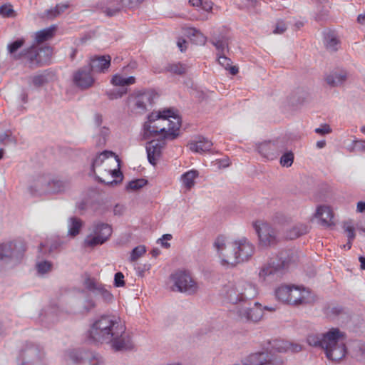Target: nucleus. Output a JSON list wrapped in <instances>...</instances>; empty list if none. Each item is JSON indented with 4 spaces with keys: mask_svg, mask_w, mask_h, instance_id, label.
<instances>
[{
    "mask_svg": "<svg viewBox=\"0 0 365 365\" xmlns=\"http://www.w3.org/2000/svg\"><path fill=\"white\" fill-rule=\"evenodd\" d=\"M221 294L232 304L242 303L235 309L240 320L257 322L262 317L263 310L260 304L255 302L250 307V302L258 294L255 284L242 279L228 282L223 286Z\"/></svg>",
    "mask_w": 365,
    "mask_h": 365,
    "instance_id": "obj_1",
    "label": "nucleus"
},
{
    "mask_svg": "<svg viewBox=\"0 0 365 365\" xmlns=\"http://www.w3.org/2000/svg\"><path fill=\"white\" fill-rule=\"evenodd\" d=\"M89 337L94 341L108 344L115 351H126L134 348L130 335L118 318L113 315H102L89 329Z\"/></svg>",
    "mask_w": 365,
    "mask_h": 365,
    "instance_id": "obj_2",
    "label": "nucleus"
},
{
    "mask_svg": "<svg viewBox=\"0 0 365 365\" xmlns=\"http://www.w3.org/2000/svg\"><path fill=\"white\" fill-rule=\"evenodd\" d=\"M327 343L324 351L327 357L333 361H339L346 353L345 334L338 328H332L326 333Z\"/></svg>",
    "mask_w": 365,
    "mask_h": 365,
    "instance_id": "obj_3",
    "label": "nucleus"
},
{
    "mask_svg": "<svg viewBox=\"0 0 365 365\" xmlns=\"http://www.w3.org/2000/svg\"><path fill=\"white\" fill-rule=\"evenodd\" d=\"M63 365H105V362L98 353L82 349H71L64 352Z\"/></svg>",
    "mask_w": 365,
    "mask_h": 365,
    "instance_id": "obj_4",
    "label": "nucleus"
},
{
    "mask_svg": "<svg viewBox=\"0 0 365 365\" xmlns=\"http://www.w3.org/2000/svg\"><path fill=\"white\" fill-rule=\"evenodd\" d=\"M25 252V244L21 240H12L1 243L0 266L19 264L24 258Z\"/></svg>",
    "mask_w": 365,
    "mask_h": 365,
    "instance_id": "obj_5",
    "label": "nucleus"
},
{
    "mask_svg": "<svg viewBox=\"0 0 365 365\" xmlns=\"http://www.w3.org/2000/svg\"><path fill=\"white\" fill-rule=\"evenodd\" d=\"M52 49L49 46L38 47L33 45L24 49L23 58L31 69L42 67L49 63Z\"/></svg>",
    "mask_w": 365,
    "mask_h": 365,
    "instance_id": "obj_6",
    "label": "nucleus"
},
{
    "mask_svg": "<svg viewBox=\"0 0 365 365\" xmlns=\"http://www.w3.org/2000/svg\"><path fill=\"white\" fill-rule=\"evenodd\" d=\"M288 264V260L282 257V253L279 259H270L264 264L259 270V277L261 280L267 283H272L284 273V269Z\"/></svg>",
    "mask_w": 365,
    "mask_h": 365,
    "instance_id": "obj_7",
    "label": "nucleus"
},
{
    "mask_svg": "<svg viewBox=\"0 0 365 365\" xmlns=\"http://www.w3.org/2000/svg\"><path fill=\"white\" fill-rule=\"evenodd\" d=\"M213 246L217 252L222 265L234 267L238 264L235 242H226L225 237L218 236L215 239Z\"/></svg>",
    "mask_w": 365,
    "mask_h": 365,
    "instance_id": "obj_8",
    "label": "nucleus"
},
{
    "mask_svg": "<svg viewBox=\"0 0 365 365\" xmlns=\"http://www.w3.org/2000/svg\"><path fill=\"white\" fill-rule=\"evenodd\" d=\"M43 349L33 343H26L19 351L18 365H45Z\"/></svg>",
    "mask_w": 365,
    "mask_h": 365,
    "instance_id": "obj_9",
    "label": "nucleus"
},
{
    "mask_svg": "<svg viewBox=\"0 0 365 365\" xmlns=\"http://www.w3.org/2000/svg\"><path fill=\"white\" fill-rule=\"evenodd\" d=\"M170 280L175 288L173 290L188 294H195L198 289L197 283L187 271L178 270L170 275Z\"/></svg>",
    "mask_w": 365,
    "mask_h": 365,
    "instance_id": "obj_10",
    "label": "nucleus"
},
{
    "mask_svg": "<svg viewBox=\"0 0 365 365\" xmlns=\"http://www.w3.org/2000/svg\"><path fill=\"white\" fill-rule=\"evenodd\" d=\"M259 244L263 247L273 246L277 242L276 230L267 222L257 220L253 222Z\"/></svg>",
    "mask_w": 365,
    "mask_h": 365,
    "instance_id": "obj_11",
    "label": "nucleus"
},
{
    "mask_svg": "<svg viewBox=\"0 0 365 365\" xmlns=\"http://www.w3.org/2000/svg\"><path fill=\"white\" fill-rule=\"evenodd\" d=\"M280 361L272 351H258L247 356L243 361L244 365H279Z\"/></svg>",
    "mask_w": 365,
    "mask_h": 365,
    "instance_id": "obj_12",
    "label": "nucleus"
},
{
    "mask_svg": "<svg viewBox=\"0 0 365 365\" xmlns=\"http://www.w3.org/2000/svg\"><path fill=\"white\" fill-rule=\"evenodd\" d=\"M144 0H110L107 4L102 7V12L107 16H115L123 8H134L141 4Z\"/></svg>",
    "mask_w": 365,
    "mask_h": 365,
    "instance_id": "obj_13",
    "label": "nucleus"
},
{
    "mask_svg": "<svg viewBox=\"0 0 365 365\" xmlns=\"http://www.w3.org/2000/svg\"><path fill=\"white\" fill-rule=\"evenodd\" d=\"M165 140L167 139L164 138V137H160L157 139H153L147 143V156L148 162L151 165H155L158 160L160 158L163 149L165 146Z\"/></svg>",
    "mask_w": 365,
    "mask_h": 365,
    "instance_id": "obj_14",
    "label": "nucleus"
},
{
    "mask_svg": "<svg viewBox=\"0 0 365 365\" xmlns=\"http://www.w3.org/2000/svg\"><path fill=\"white\" fill-rule=\"evenodd\" d=\"M92 73L91 69L88 66L79 68L73 76L74 84L82 89L91 87L94 83Z\"/></svg>",
    "mask_w": 365,
    "mask_h": 365,
    "instance_id": "obj_15",
    "label": "nucleus"
},
{
    "mask_svg": "<svg viewBox=\"0 0 365 365\" xmlns=\"http://www.w3.org/2000/svg\"><path fill=\"white\" fill-rule=\"evenodd\" d=\"M49 175L38 176L28 187V191L32 196H41L48 194Z\"/></svg>",
    "mask_w": 365,
    "mask_h": 365,
    "instance_id": "obj_16",
    "label": "nucleus"
},
{
    "mask_svg": "<svg viewBox=\"0 0 365 365\" xmlns=\"http://www.w3.org/2000/svg\"><path fill=\"white\" fill-rule=\"evenodd\" d=\"M238 263L249 259L254 254L255 247L246 238L235 241Z\"/></svg>",
    "mask_w": 365,
    "mask_h": 365,
    "instance_id": "obj_17",
    "label": "nucleus"
},
{
    "mask_svg": "<svg viewBox=\"0 0 365 365\" xmlns=\"http://www.w3.org/2000/svg\"><path fill=\"white\" fill-rule=\"evenodd\" d=\"M111 57L109 55L96 56L91 58L87 65L93 73H105L110 66Z\"/></svg>",
    "mask_w": 365,
    "mask_h": 365,
    "instance_id": "obj_18",
    "label": "nucleus"
},
{
    "mask_svg": "<svg viewBox=\"0 0 365 365\" xmlns=\"http://www.w3.org/2000/svg\"><path fill=\"white\" fill-rule=\"evenodd\" d=\"M143 138L148 140L157 136L163 138L165 133V125L164 123L155 122L153 123H145L143 125Z\"/></svg>",
    "mask_w": 365,
    "mask_h": 365,
    "instance_id": "obj_19",
    "label": "nucleus"
},
{
    "mask_svg": "<svg viewBox=\"0 0 365 365\" xmlns=\"http://www.w3.org/2000/svg\"><path fill=\"white\" fill-rule=\"evenodd\" d=\"M270 350L269 351L286 352L291 351L292 352H299L302 350V346L297 344L289 342L282 339H274L269 342Z\"/></svg>",
    "mask_w": 365,
    "mask_h": 365,
    "instance_id": "obj_20",
    "label": "nucleus"
},
{
    "mask_svg": "<svg viewBox=\"0 0 365 365\" xmlns=\"http://www.w3.org/2000/svg\"><path fill=\"white\" fill-rule=\"evenodd\" d=\"M56 77L55 72L51 69H46L29 77V81L36 88L42 87L51 81H53Z\"/></svg>",
    "mask_w": 365,
    "mask_h": 365,
    "instance_id": "obj_21",
    "label": "nucleus"
},
{
    "mask_svg": "<svg viewBox=\"0 0 365 365\" xmlns=\"http://www.w3.org/2000/svg\"><path fill=\"white\" fill-rule=\"evenodd\" d=\"M165 125V133L164 138L169 140H173L180 135V128L181 127V120L180 116L173 117V120H168V122H163Z\"/></svg>",
    "mask_w": 365,
    "mask_h": 365,
    "instance_id": "obj_22",
    "label": "nucleus"
},
{
    "mask_svg": "<svg viewBox=\"0 0 365 365\" xmlns=\"http://www.w3.org/2000/svg\"><path fill=\"white\" fill-rule=\"evenodd\" d=\"M257 150L262 157L271 160L275 159L281 153L277 144L271 141L260 143Z\"/></svg>",
    "mask_w": 365,
    "mask_h": 365,
    "instance_id": "obj_23",
    "label": "nucleus"
},
{
    "mask_svg": "<svg viewBox=\"0 0 365 365\" xmlns=\"http://www.w3.org/2000/svg\"><path fill=\"white\" fill-rule=\"evenodd\" d=\"M347 79V72L345 71H334L327 74L324 80L331 87L342 86Z\"/></svg>",
    "mask_w": 365,
    "mask_h": 365,
    "instance_id": "obj_24",
    "label": "nucleus"
},
{
    "mask_svg": "<svg viewBox=\"0 0 365 365\" xmlns=\"http://www.w3.org/2000/svg\"><path fill=\"white\" fill-rule=\"evenodd\" d=\"M317 217L319 218L321 225L325 227H329L334 225V214L331 209L326 205L319 206L317 210Z\"/></svg>",
    "mask_w": 365,
    "mask_h": 365,
    "instance_id": "obj_25",
    "label": "nucleus"
},
{
    "mask_svg": "<svg viewBox=\"0 0 365 365\" xmlns=\"http://www.w3.org/2000/svg\"><path fill=\"white\" fill-rule=\"evenodd\" d=\"M127 103L130 108L135 113H142L147 110L145 106V103L141 100L140 94L138 91H134L128 96Z\"/></svg>",
    "mask_w": 365,
    "mask_h": 365,
    "instance_id": "obj_26",
    "label": "nucleus"
},
{
    "mask_svg": "<svg viewBox=\"0 0 365 365\" xmlns=\"http://www.w3.org/2000/svg\"><path fill=\"white\" fill-rule=\"evenodd\" d=\"M323 35L326 48L331 52L336 51L340 46V40L337 34L334 31L329 30L324 31Z\"/></svg>",
    "mask_w": 365,
    "mask_h": 365,
    "instance_id": "obj_27",
    "label": "nucleus"
},
{
    "mask_svg": "<svg viewBox=\"0 0 365 365\" xmlns=\"http://www.w3.org/2000/svg\"><path fill=\"white\" fill-rule=\"evenodd\" d=\"M48 194H58L66 191L69 188V182L62 180L58 178H53L49 175V183L48 184Z\"/></svg>",
    "mask_w": 365,
    "mask_h": 365,
    "instance_id": "obj_28",
    "label": "nucleus"
},
{
    "mask_svg": "<svg viewBox=\"0 0 365 365\" xmlns=\"http://www.w3.org/2000/svg\"><path fill=\"white\" fill-rule=\"evenodd\" d=\"M114 156L115 158L116 161L118 162V165L120 166V160L115 154L112 151L104 150L102 153H99L96 158L93 160L91 166L90 174L94 175L97 178V175L96 174V168L101 165L103 161L108 158L109 157Z\"/></svg>",
    "mask_w": 365,
    "mask_h": 365,
    "instance_id": "obj_29",
    "label": "nucleus"
},
{
    "mask_svg": "<svg viewBox=\"0 0 365 365\" xmlns=\"http://www.w3.org/2000/svg\"><path fill=\"white\" fill-rule=\"evenodd\" d=\"M289 304L299 305L307 302L306 295L308 292L301 290L298 287L291 286Z\"/></svg>",
    "mask_w": 365,
    "mask_h": 365,
    "instance_id": "obj_30",
    "label": "nucleus"
},
{
    "mask_svg": "<svg viewBox=\"0 0 365 365\" xmlns=\"http://www.w3.org/2000/svg\"><path fill=\"white\" fill-rule=\"evenodd\" d=\"M212 143L207 138L204 137H199L197 140L192 141L189 145L190 149L195 153H203L206 151H209L212 146Z\"/></svg>",
    "mask_w": 365,
    "mask_h": 365,
    "instance_id": "obj_31",
    "label": "nucleus"
},
{
    "mask_svg": "<svg viewBox=\"0 0 365 365\" xmlns=\"http://www.w3.org/2000/svg\"><path fill=\"white\" fill-rule=\"evenodd\" d=\"M112 227L108 223L96 222L93 224V233L105 239V242L112 235Z\"/></svg>",
    "mask_w": 365,
    "mask_h": 365,
    "instance_id": "obj_32",
    "label": "nucleus"
},
{
    "mask_svg": "<svg viewBox=\"0 0 365 365\" xmlns=\"http://www.w3.org/2000/svg\"><path fill=\"white\" fill-rule=\"evenodd\" d=\"M25 43V39L23 38H18L16 41L10 43L7 46V50L10 55L12 56L15 60H20L23 58L24 54V49L20 53H16L17 51L21 48Z\"/></svg>",
    "mask_w": 365,
    "mask_h": 365,
    "instance_id": "obj_33",
    "label": "nucleus"
},
{
    "mask_svg": "<svg viewBox=\"0 0 365 365\" xmlns=\"http://www.w3.org/2000/svg\"><path fill=\"white\" fill-rule=\"evenodd\" d=\"M308 232V227L304 224H297L288 229L286 232V238L294 240Z\"/></svg>",
    "mask_w": 365,
    "mask_h": 365,
    "instance_id": "obj_34",
    "label": "nucleus"
},
{
    "mask_svg": "<svg viewBox=\"0 0 365 365\" xmlns=\"http://www.w3.org/2000/svg\"><path fill=\"white\" fill-rule=\"evenodd\" d=\"M210 41L218 51V53H224L225 50L229 51V38L226 36H213Z\"/></svg>",
    "mask_w": 365,
    "mask_h": 365,
    "instance_id": "obj_35",
    "label": "nucleus"
},
{
    "mask_svg": "<svg viewBox=\"0 0 365 365\" xmlns=\"http://www.w3.org/2000/svg\"><path fill=\"white\" fill-rule=\"evenodd\" d=\"M84 286L88 291L93 292L95 296L99 295L101 297L103 290L106 289L105 285L91 278L85 279Z\"/></svg>",
    "mask_w": 365,
    "mask_h": 365,
    "instance_id": "obj_36",
    "label": "nucleus"
},
{
    "mask_svg": "<svg viewBox=\"0 0 365 365\" xmlns=\"http://www.w3.org/2000/svg\"><path fill=\"white\" fill-rule=\"evenodd\" d=\"M307 341L310 346L321 347L324 349L328 341L326 339V334H311L307 336Z\"/></svg>",
    "mask_w": 365,
    "mask_h": 365,
    "instance_id": "obj_37",
    "label": "nucleus"
},
{
    "mask_svg": "<svg viewBox=\"0 0 365 365\" xmlns=\"http://www.w3.org/2000/svg\"><path fill=\"white\" fill-rule=\"evenodd\" d=\"M198 177V172L195 170H189L181 176L182 185L187 189L190 190L195 184V180Z\"/></svg>",
    "mask_w": 365,
    "mask_h": 365,
    "instance_id": "obj_38",
    "label": "nucleus"
},
{
    "mask_svg": "<svg viewBox=\"0 0 365 365\" xmlns=\"http://www.w3.org/2000/svg\"><path fill=\"white\" fill-rule=\"evenodd\" d=\"M83 226V221L76 217H71L68 220V233L71 237H76L79 234Z\"/></svg>",
    "mask_w": 365,
    "mask_h": 365,
    "instance_id": "obj_39",
    "label": "nucleus"
},
{
    "mask_svg": "<svg viewBox=\"0 0 365 365\" xmlns=\"http://www.w3.org/2000/svg\"><path fill=\"white\" fill-rule=\"evenodd\" d=\"M110 83L115 86L124 87L134 84L135 78L134 76L123 77L120 74H115L112 77Z\"/></svg>",
    "mask_w": 365,
    "mask_h": 365,
    "instance_id": "obj_40",
    "label": "nucleus"
},
{
    "mask_svg": "<svg viewBox=\"0 0 365 365\" xmlns=\"http://www.w3.org/2000/svg\"><path fill=\"white\" fill-rule=\"evenodd\" d=\"M54 31L55 27L53 26L37 31L35 34L36 42L37 43H41L51 39L54 35Z\"/></svg>",
    "mask_w": 365,
    "mask_h": 365,
    "instance_id": "obj_41",
    "label": "nucleus"
},
{
    "mask_svg": "<svg viewBox=\"0 0 365 365\" xmlns=\"http://www.w3.org/2000/svg\"><path fill=\"white\" fill-rule=\"evenodd\" d=\"M218 63L224 67L226 70H229L232 75H236L238 73V68L235 66H232V61L228 57L225 56L224 53H217Z\"/></svg>",
    "mask_w": 365,
    "mask_h": 365,
    "instance_id": "obj_42",
    "label": "nucleus"
},
{
    "mask_svg": "<svg viewBox=\"0 0 365 365\" xmlns=\"http://www.w3.org/2000/svg\"><path fill=\"white\" fill-rule=\"evenodd\" d=\"M187 34L195 44L204 45L206 42V36L195 28L188 29Z\"/></svg>",
    "mask_w": 365,
    "mask_h": 365,
    "instance_id": "obj_43",
    "label": "nucleus"
},
{
    "mask_svg": "<svg viewBox=\"0 0 365 365\" xmlns=\"http://www.w3.org/2000/svg\"><path fill=\"white\" fill-rule=\"evenodd\" d=\"M291 286L282 285L275 290L276 297L279 301L289 304Z\"/></svg>",
    "mask_w": 365,
    "mask_h": 365,
    "instance_id": "obj_44",
    "label": "nucleus"
},
{
    "mask_svg": "<svg viewBox=\"0 0 365 365\" xmlns=\"http://www.w3.org/2000/svg\"><path fill=\"white\" fill-rule=\"evenodd\" d=\"M141 100L145 103V106L147 108L148 106H153L154 99L157 96V93L153 90H139L138 91Z\"/></svg>",
    "mask_w": 365,
    "mask_h": 365,
    "instance_id": "obj_45",
    "label": "nucleus"
},
{
    "mask_svg": "<svg viewBox=\"0 0 365 365\" xmlns=\"http://www.w3.org/2000/svg\"><path fill=\"white\" fill-rule=\"evenodd\" d=\"M188 66L186 64L182 63H175L168 65L166 70L175 75H184L187 71Z\"/></svg>",
    "mask_w": 365,
    "mask_h": 365,
    "instance_id": "obj_46",
    "label": "nucleus"
},
{
    "mask_svg": "<svg viewBox=\"0 0 365 365\" xmlns=\"http://www.w3.org/2000/svg\"><path fill=\"white\" fill-rule=\"evenodd\" d=\"M84 245L88 247H94L105 243V239L95 234L88 235L84 240Z\"/></svg>",
    "mask_w": 365,
    "mask_h": 365,
    "instance_id": "obj_47",
    "label": "nucleus"
},
{
    "mask_svg": "<svg viewBox=\"0 0 365 365\" xmlns=\"http://www.w3.org/2000/svg\"><path fill=\"white\" fill-rule=\"evenodd\" d=\"M68 7V4H57L54 9L48 10L46 14L48 16L53 18L64 12Z\"/></svg>",
    "mask_w": 365,
    "mask_h": 365,
    "instance_id": "obj_48",
    "label": "nucleus"
},
{
    "mask_svg": "<svg viewBox=\"0 0 365 365\" xmlns=\"http://www.w3.org/2000/svg\"><path fill=\"white\" fill-rule=\"evenodd\" d=\"M189 2L193 6H200L205 11H211L213 6V3L210 1L189 0Z\"/></svg>",
    "mask_w": 365,
    "mask_h": 365,
    "instance_id": "obj_49",
    "label": "nucleus"
},
{
    "mask_svg": "<svg viewBox=\"0 0 365 365\" xmlns=\"http://www.w3.org/2000/svg\"><path fill=\"white\" fill-rule=\"evenodd\" d=\"M110 174L112 175V176L113 178H120V180H113L112 181L110 182H106L105 180H103L102 178H101L100 177H97V180L99 182H101V183H105V184H107V185H116L118 184L119 182L122 181L123 180V173L122 172L118 169V170H110Z\"/></svg>",
    "mask_w": 365,
    "mask_h": 365,
    "instance_id": "obj_50",
    "label": "nucleus"
},
{
    "mask_svg": "<svg viewBox=\"0 0 365 365\" xmlns=\"http://www.w3.org/2000/svg\"><path fill=\"white\" fill-rule=\"evenodd\" d=\"M294 161V153L292 151L284 153L280 158V165L283 167H290Z\"/></svg>",
    "mask_w": 365,
    "mask_h": 365,
    "instance_id": "obj_51",
    "label": "nucleus"
},
{
    "mask_svg": "<svg viewBox=\"0 0 365 365\" xmlns=\"http://www.w3.org/2000/svg\"><path fill=\"white\" fill-rule=\"evenodd\" d=\"M0 15L4 18L14 17L16 12L11 4H4L0 6Z\"/></svg>",
    "mask_w": 365,
    "mask_h": 365,
    "instance_id": "obj_52",
    "label": "nucleus"
},
{
    "mask_svg": "<svg viewBox=\"0 0 365 365\" xmlns=\"http://www.w3.org/2000/svg\"><path fill=\"white\" fill-rule=\"evenodd\" d=\"M147 183V180L143 178L131 180L126 186V189L137 190L143 187Z\"/></svg>",
    "mask_w": 365,
    "mask_h": 365,
    "instance_id": "obj_53",
    "label": "nucleus"
},
{
    "mask_svg": "<svg viewBox=\"0 0 365 365\" xmlns=\"http://www.w3.org/2000/svg\"><path fill=\"white\" fill-rule=\"evenodd\" d=\"M52 264L48 261H41L36 264V269L41 274H46L51 270Z\"/></svg>",
    "mask_w": 365,
    "mask_h": 365,
    "instance_id": "obj_54",
    "label": "nucleus"
},
{
    "mask_svg": "<svg viewBox=\"0 0 365 365\" xmlns=\"http://www.w3.org/2000/svg\"><path fill=\"white\" fill-rule=\"evenodd\" d=\"M146 252L145 247L144 246H138L135 247L131 253L130 257V260L131 262L136 261L139 257H140L145 252Z\"/></svg>",
    "mask_w": 365,
    "mask_h": 365,
    "instance_id": "obj_55",
    "label": "nucleus"
},
{
    "mask_svg": "<svg viewBox=\"0 0 365 365\" xmlns=\"http://www.w3.org/2000/svg\"><path fill=\"white\" fill-rule=\"evenodd\" d=\"M160 112L162 115L163 122H168V120H169L170 118H173V117L179 116L178 114L177 113L178 110L173 108L164 109Z\"/></svg>",
    "mask_w": 365,
    "mask_h": 365,
    "instance_id": "obj_56",
    "label": "nucleus"
},
{
    "mask_svg": "<svg viewBox=\"0 0 365 365\" xmlns=\"http://www.w3.org/2000/svg\"><path fill=\"white\" fill-rule=\"evenodd\" d=\"M127 88H122L107 92V95L109 99L114 100L121 98L123 95H125L127 93Z\"/></svg>",
    "mask_w": 365,
    "mask_h": 365,
    "instance_id": "obj_57",
    "label": "nucleus"
},
{
    "mask_svg": "<svg viewBox=\"0 0 365 365\" xmlns=\"http://www.w3.org/2000/svg\"><path fill=\"white\" fill-rule=\"evenodd\" d=\"M344 231L347 233L349 241H353L355 238L354 227L349 222H344L343 225Z\"/></svg>",
    "mask_w": 365,
    "mask_h": 365,
    "instance_id": "obj_58",
    "label": "nucleus"
},
{
    "mask_svg": "<svg viewBox=\"0 0 365 365\" xmlns=\"http://www.w3.org/2000/svg\"><path fill=\"white\" fill-rule=\"evenodd\" d=\"M96 307V303L91 298H86L83 302V312L88 313Z\"/></svg>",
    "mask_w": 365,
    "mask_h": 365,
    "instance_id": "obj_59",
    "label": "nucleus"
},
{
    "mask_svg": "<svg viewBox=\"0 0 365 365\" xmlns=\"http://www.w3.org/2000/svg\"><path fill=\"white\" fill-rule=\"evenodd\" d=\"M99 128V134L101 136V138L99 139V141L98 143V145H105L106 141V137L109 135L110 130L108 128L103 126V127H98Z\"/></svg>",
    "mask_w": 365,
    "mask_h": 365,
    "instance_id": "obj_60",
    "label": "nucleus"
},
{
    "mask_svg": "<svg viewBox=\"0 0 365 365\" xmlns=\"http://www.w3.org/2000/svg\"><path fill=\"white\" fill-rule=\"evenodd\" d=\"M114 285L116 287H121L125 285L124 275L122 272H118L115 274Z\"/></svg>",
    "mask_w": 365,
    "mask_h": 365,
    "instance_id": "obj_61",
    "label": "nucleus"
},
{
    "mask_svg": "<svg viewBox=\"0 0 365 365\" xmlns=\"http://www.w3.org/2000/svg\"><path fill=\"white\" fill-rule=\"evenodd\" d=\"M155 122L163 123L161 112L151 113L148 117V121L146 123H153Z\"/></svg>",
    "mask_w": 365,
    "mask_h": 365,
    "instance_id": "obj_62",
    "label": "nucleus"
},
{
    "mask_svg": "<svg viewBox=\"0 0 365 365\" xmlns=\"http://www.w3.org/2000/svg\"><path fill=\"white\" fill-rule=\"evenodd\" d=\"M287 30V26L284 22L279 21L276 24L274 33L276 34H281Z\"/></svg>",
    "mask_w": 365,
    "mask_h": 365,
    "instance_id": "obj_63",
    "label": "nucleus"
},
{
    "mask_svg": "<svg viewBox=\"0 0 365 365\" xmlns=\"http://www.w3.org/2000/svg\"><path fill=\"white\" fill-rule=\"evenodd\" d=\"M101 298L106 303H110L112 302L113 299V294L110 293L109 290L106 289V290H103Z\"/></svg>",
    "mask_w": 365,
    "mask_h": 365,
    "instance_id": "obj_64",
    "label": "nucleus"
}]
</instances>
